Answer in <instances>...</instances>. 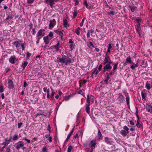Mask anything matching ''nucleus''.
Masks as SVG:
<instances>
[{
    "instance_id": "nucleus-49",
    "label": "nucleus",
    "mask_w": 152,
    "mask_h": 152,
    "mask_svg": "<svg viewBox=\"0 0 152 152\" xmlns=\"http://www.w3.org/2000/svg\"><path fill=\"white\" fill-rule=\"evenodd\" d=\"M108 14L110 15H115V12L113 11H111L110 12H107Z\"/></svg>"
},
{
    "instance_id": "nucleus-14",
    "label": "nucleus",
    "mask_w": 152,
    "mask_h": 152,
    "mask_svg": "<svg viewBox=\"0 0 152 152\" xmlns=\"http://www.w3.org/2000/svg\"><path fill=\"white\" fill-rule=\"evenodd\" d=\"M12 44L15 46L16 48L20 47L21 45L19 42L17 40H16L13 42Z\"/></svg>"
},
{
    "instance_id": "nucleus-35",
    "label": "nucleus",
    "mask_w": 152,
    "mask_h": 152,
    "mask_svg": "<svg viewBox=\"0 0 152 152\" xmlns=\"http://www.w3.org/2000/svg\"><path fill=\"white\" fill-rule=\"evenodd\" d=\"M84 4L86 6V7L87 8L90 9L91 7L89 6L86 1H84Z\"/></svg>"
},
{
    "instance_id": "nucleus-4",
    "label": "nucleus",
    "mask_w": 152,
    "mask_h": 152,
    "mask_svg": "<svg viewBox=\"0 0 152 152\" xmlns=\"http://www.w3.org/2000/svg\"><path fill=\"white\" fill-rule=\"evenodd\" d=\"M104 141L107 144L110 145L113 144L114 143L112 139L110 138L107 137H105Z\"/></svg>"
},
{
    "instance_id": "nucleus-27",
    "label": "nucleus",
    "mask_w": 152,
    "mask_h": 152,
    "mask_svg": "<svg viewBox=\"0 0 152 152\" xmlns=\"http://www.w3.org/2000/svg\"><path fill=\"white\" fill-rule=\"evenodd\" d=\"M121 134L124 137L126 136L127 133L124 130H122L121 132Z\"/></svg>"
},
{
    "instance_id": "nucleus-11",
    "label": "nucleus",
    "mask_w": 152,
    "mask_h": 152,
    "mask_svg": "<svg viewBox=\"0 0 152 152\" xmlns=\"http://www.w3.org/2000/svg\"><path fill=\"white\" fill-rule=\"evenodd\" d=\"M52 38H49V37H48V36L45 37L43 38L44 42L46 44H48L49 43L50 40Z\"/></svg>"
},
{
    "instance_id": "nucleus-28",
    "label": "nucleus",
    "mask_w": 152,
    "mask_h": 152,
    "mask_svg": "<svg viewBox=\"0 0 152 152\" xmlns=\"http://www.w3.org/2000/svg\"><path fill=\"white\" fill-rule=\"evenodd\" d=\"M80 28L79 27H78L75 30V32L77 35H79L80 32Z\"/></svg>"
},
{
    "instance_id": "nucleus-25",
    "label": "nucleus",
    "mask_w": 152,
    "mask_h": 152,
    "mask_svg": "<svg viewBox=\"0 0 152 152\" xmlns=\"http://www.w3.org/2000/svg\"><path fill=\"white\" fill-rule=\"evenodd\" d=\"M141 96L142 99L145 100L146 97V94L145 92H144L143 91L141 92Z\"/></svg>"
},
{
    "instance_id": "nucleus-52",
    "label": "nucleus",
    "mask_w": 152,
    "mask_h": 152,
    "mask_svg": "<svg viewBox=\"0 0 152 152\" xmlns=\"http://www.w3.org/2000/svg\"><path fill=\"white\" fill-rule=\"evenodd\" d=\"M139 119H138L137 120V123L136 124V125L137 126L138 128H140V124H139Z\"/></svg>"
},
{
    "instance_id": "nucleus-6",
    "label": "nucleus",
    "mask_w": 152,
    "mask_h": 152,
    "mask_svg": "<svg viewBox=\"0 0 152 152\" xmlns=\"http://www.w3.org/2000/svg\"><path fill=\"white\" fill-rule=\"evenodd\" d=\"M59 0H45L46 2L48 3L49 2V5L50 6L52 7L54 4H55V2H57Z\"/></svg>"
},
{
    "instance_id": "nucleus-41",
    "label": "nucleus",
    "mask_w": 152,
    "mask_h": 152,
    "mask_svg": "<svg viewBox=\"0 0 152 152\" xmlns=\"http://www.w3.org/2000/svg\"><path fill=\"white\" fill-rule=\"evenodd\" d=\"M48 148L45 147H43L42 150V152H48Z\"/></svg>"
},
{
    "instance_id": "nucleus-44",
    "label": "nucleus",
    "mask_w": 152,
    "mask_h": 152,
    "mask_svg": "<svg viewBox=\"0 0 152 152\" xmlns=\"http://www.w3.org/2000/svg\"><path fill=\"white\" fill-rule=\"evenodd\" d=\"M53 32L50 31V32L48 35H47V36H48V37H52L53 36Z\"/></svg>"
},
{
    "instance_id": "nucleus-38",
    "label": "nucleus",
    "mask_w": 152,
    "mask_h": 152,
    "mask_svg": "<svg viewBox=\"0 0 152 152\" xmlns=\"http://www.w3.org/2000/svg\"><path fill=\"white\" fill-rule=\"evenodd\" d=\"M126 103L127 105H129V102H130V98L128 96H126Z\"/></svg>"
},
{
    "instance_id": "nucleus-59",
    "label": "nucleus",
    "mask_w": 152,
    "mask_h": 152,
    "mask_svg": "<svg viewBox=\"0 0 152 152\" xmlns=\"http://www.w3.org/2000/svg\"><path fill=\"white\" fill-rule=\"evenodd\" d=\"M136 20L138 23H140L141 22V20L138 18H137L136 19Z\"/></svg>"
},
{
    "instance_id": "nucleus-39",
    "label": "nucleus",
    "mask_w": 152,
    "mask_h": 152,
    "mask_svg": "<svg viewBox=\"0 0 152 152\" xmlns=\"http://www.w3.org/2000/svg\"><path fill=\"white\" fill-rule=\"evenodd\" d=\"M26 45V44L25 43H22L20 45L22 50L24 51L25 50V46Z\"/></svg>"
},
{
    "instance_id": "nucleus-46",
    "label": "nucleus",
    "mask_w": 152,
    "mask_h": 152,
    "mask_svg": "<svg viewBox=\"0 0 152 152\" xmlns=\"http://www.w3.org/2000/svg\"><path fill=\"white\" fill-rule=\"evenodd\" d=\"M85 18H83L82 20V22H81V23H80V26H82L83 25V23L84 22V21H85Z\"/></svg>"
},
{
    "instance_id": "nucleus-50",
    "label": "nucleus",
    "mask_w": 152,
    "mask_h": 152,
    "mask_svg": "<svg viewBox=\"0 0 152 152\" xmlns=\"http://www.w3.org/2000/svg\"><path fill=\"white\" fill-rule=\"evenodd\" d=\"M31 53H26V57L27 58H28L31 56Z\"/></svg>"
},
{
    "instance_id": "nucleus-20",
    "label": "nucleus",
    "mask_w": 152,
    "mask_h": 152,
    "mask_svg": "<svg viewBox=\"0 0 152 152\" xmlns=\"http://www.w3.org/2000/svg\"><path fill=\"white\" fill-rule=\"evenodd\" d=\"M74 129V128H73L72 129V130L70 132L69 134H68V135L67 136V137L66 139V140H68L69 139L70 137L72 134L73 132Z\"/></svg>"
},
{
    "instance_id": "nucleus-7",
    "label": "nucleus",
    "mask_w": 152,
    "mask_h": 152,
    "mask_svg": "<svg viewBox=\"0 0 152 152\" xmlns=\"http://www.w3.org/2000/svg\"><path fill=\"white\" fill-rule=\"evenodd\" d=\"M8 88L12 89L14 87V85L13 81L11 79L9 80L8 82Z\"/></svg>"
},
{
    "instance_id": "nucleus-37",
    "label": "nucleus",
    "mask_w": 152,
    "mask_h": 152,
    "mask_svg": "<svg viewBox=\"0 0 152 152\" xmlns=\"http://www.w3.org/2000/svg\"><path fill=\"white\" fill-rule=\"evenodd\" d=\"M99 71L97 70H95L94 71L92 72V75H95V76H96L99 73Z\"/></svg>"
},
{
    "instance_id": "nucleus-64",
    "label": "nucleus",
    "mask_w": 152,
    "mask_h": 152,
    "mask_svg": "<svg viewBox=\"0 0 152 152\" xmlns=\"http://www.w3.org/2000/svg\"><path fill=\"white\" fill-rule=\"evenodd\" d=\"M50 125H48L47 127V130L50 132Z\"/></svg>"
},
{
    "instance_id": "nucleus-21",
    "label": "nucleus",
    "mask_w": 152,
    "mask_h": 152,
    "mask_svg": "<svg viewBox=\"0 0 152 152\" xmlns=\"http://www.w3.org/2000/svg\"><path fill=\"white\" fill-rule=\"evenodd\" d=\"M112 46L111 43L109 44L108 46V48L107 50L106 55L107 54V53H109L110 52L111 50L112 49Z\"/></svg>"
},
{
    "instance_id": "nucleus-55",
    "label": "nucleus",
    "mask_w": 152,
    "mask_h": 152,
    "mask_svg": "<svg viewBox=\"0 0 152 152\" xmlns=\"http://www.w3.org/2000/svg\"><path fill=\"white\" fill-rule=\"evenodd\" d=\"M11 140V138L10 137L9 138L7 137L6 139H5V140L6 142H9Z\"/></svg>"
},
{
    "instance_id": "nucleus-23",
    "label": "nucleus",
    "mask_w": 152,
    "mask_h": 152,
    "mask_svg": "<svg viewBox=\"0 0 152 152\" xmlns=\"http://www.w3.org/2000/svg\"><path fill=\"white\" fill-rule=\"evenodd\" d=\"M104 68L108 70L111 69L112 67L109 64H106L104 66Z\"/></svg>"
},
{
    "instance_id": "nucleus-22",
    "label": "nucleus",
    "mask_w": 152,
    "mask_h": 152,
    "mask_svg": "<svg viewBox=\"0 0 152 152\" xmlns=\"http://www.w3.org/2000/svg\"><path fill=\"white\" fill-rule=\"evenodd\" d=\"M51 89L52 91V93L50 95V98H51V99H52L54 98L53 96L55 94V91L51 87Z\"/></svg>"
},
{
    "instance_id": "nucleus-34",
    "label": "nucleus",
    "mask_w": 152,
    "mask_h": 152,
    "mask_svg": "<svg viewBox=\"0 0 152 152\" xmlns=\"http://www.w3.org/2000/svg\"><path fill=\"white\" fill-rule=\"evenodd\" d=\"M127 62L129 63H132L131 58L127 57L126 59V63Z\"/></svg>"
},
{
    "instance_id": "nucleus-62",
    "label": "nucleus",
    "mask_w": 152,
    "mask_h": 152,
    "mask_svg": "<svg viewBox=\"0 0 152 152\" xmlns=\"http://www.w3.org/2000/svg\"><path fill=\"white\" fill-rule=\"evenodd\" d=\"M23 124L22 123H18V127L19 128H20V127H21V126Z\"/></svg>"
},
{
    "instance_id": "nucleus-31",
    "label": "nucleus",
    "mask_w": 152,
    "mask_h": 152,
    "mask_svg": "<svg viewBox=\"0 0 152 152\" xmlns=\"http://www.w3.org/2000/svg\"><path fill=\"white\" fill-rule=\"evenodd\" d=\"M27 62L24 61L22 65L21 66V67L23 68V69H24L27 66Z\"/></svg>"
},
{
    "instance_id": "nucleus-26",
    "label": "nucleus",
    "mask_w": 152,
    "mask_h": 152,
    "mask_svg": "<svg viewBox=\"0 0 152 152\" xmlns=\"http://www.w3.org/2000/svg\"><path fill=\"white\" fill-rule=\"evenodd\" d=\"M63 24L64 26L65 27H67L68 26L67 24V20L66 19H64L63 20Z\"/></svg>"
},
{
    "instance_id": "nucleus-15",
    "label": "nucleus",
    "mask_w": 152,
    "mask_h": 152,
    "mask_svg": "<svg viewBox=\"0 0 152 152\" xmlns=\"http://www.w3.org/2000/svg\"><path fill=\"white\" fill-rule=\"evenodd\" d=\"M96 137L98 139L102 140V135L101 134V132L99 130L98 131V134Z\"/></svg>"
},
{
    "instance_id": "nucleus-40",
    "label": "nucleus",
    "mask_w": 152,
    "mask_h": 152,
    "mask_svg": "<svg viewBox=\"0 0 152 152\" xmlns=\"http://www.w3.org/2000/svg\"><path fill=\"white\" fill-rule=\"evenodd\" d=\"M73 147L71 145H69L67 149V152H71Z\"/></svg>"
},
{
    "instance_id": "nucleus-54",
    "label": "nucleus",
    "mask_w": 152,
    "mask_h": 152,
    "mask_svg": "<svg viewBox=\"0 0 152 152\" xmlns=\"http://www.w3.org/2000/svg\"><path fill=\"white\" fill-rule=\"evenodd\" d=\"M86 149L87 150V152H93V149H92L91 148V149H90L87 148H86Z\"/></svg>"
},
{
    "instance_id": "nucleus-42",
    "label": "nucleus",
    "mask_w": 152,
    "mask_h": 152,
    "mask_svg": "<svg viewBox=\"0 0 152 152\" xmlns=\"http://www.w3.org/2000/svg\"><path fill=\"white\" fill-rule=\"evenodd\" d=\"M118 64V62L114 64L113 67V69L114 70H115L117 69Z\"/></svg>"
},
{
    "instance_id": "nucleus-10",
    "label": "nucleus",
    "mask_w": 152,
    "mask_h": 152,
    "mask_svg": "<svg viewBox=\"0 0 152 152\" xmlns=\"http://www.w3.org/2000/svg\"><path fill=\"white\" fill-rule=\"evenodd\" d=\"M45 31V30L42 29H40L37 34V36L38 37L40 36H43L45 35V33H43V32Z\"/></svg>"
},
{
    "instance_id": "nucleus-33",
    "label": "nucleus",
    "mask_w": 152,
    "mask_h": 152,
    "mask_svg": "<svg viewBox=\"0 0 152 152\" xmlns=\"http://www.w3.org/2000/svg\"><path fill=\"white\" fill-rule=\"evenodd\" d=\"M55 32L57 34H59L60 36L62 35L63 34V33L62 32L58 29L56 30Z\"/></svg>"
},
{
    "instance_id": "nucleus-58",
    "label": "nucleus",
    "mask_w": 152,
    "mask_h": 152,
    "mask_svg": "<svg viewBox=\"0 0 152 152\" xmlns=\"http://www.w3.org/2000/svg\"><path fill=\"white\" fill-rule=\"evenodd\" d=\"M77 15V13L76 11H74L73 12V17L75 18Z\"/></svg>"
},
{
    "instance_id": "nucleus-48",
    "label": "nucleus",
    "mask_w": 152,
    "mask_h": 152,
    "mask_svg": "<svg viewBox=\"0 0 152 152\" xmlns=\"http://www.w3.org/2000/svg\"><path fill=\"white\" fill-rule=\"evenodd\" d=\"M9 143V142H5L3 143V145H4V147L8 145Z\"/></svg>"
},
{
    "instance_id": "nucleus-19",
    "label": "nucleus",
    "mask_w": 152,
    "mask_h": 152,
    "mask_svg": "<svg viewBox=\"0 0 152 152\" xmlns=\"http://www.w3.org/2000/svg\"><path fill=\"white\" fill-rule=\"evenodd\" d=\"M54 47L56 51H58L60 48V43L59 42H58L57 44L54 46Z\"/></svg>"
},
{
    "instance_id": "nucleus-53",
    "label": "nucleus",
    "mask_w": 152,
    "mask_h": 152,
    "mask_svg": "<svg viewBox=\"0 0 152 152\" xmlns=\"http://www.w3.org/2000/svg\"><path fill=\"white\" fill-rule=\"evenodd\" d=\"M136 8V7H132L131 8V11L132 12H133L135 11V10Z\"/></svg>"
},
{
    "instance_id": "nucleus-9",
    "label": "nucleus",
    "mask_w": 152,
    "mask_h": 152,
    "mask_svg": "<svg viewBox=\"0 0 152 152\" xmlns=\"http://www.w3.org/2000/svg\"><path fill=\"white\" fill-rule=\"evenodd\" d=\"M17 59L16 58L15 56H11L9 59L10 62L12 64H14L15 63V61H16Z\"/></svg>"
},
{
    "instance_id": "nucleus-8",
    "label": "nucleus",
    "mask_w": 152,
    "mask_h": 152,
    "mask_svg": "<svg viewBox=\"0 0 152 152\" xmlns=\"http://www.w3.org/2000/svg\"><path fill=\"white\" fill-rule=\"evenodd\" d=\"M56 24V22L55 20L53 19L50 21L49 24V27L50 29L52 28Z\"/></svg>"
},
{
    "instance_id": "nucleus-17",
    "label": "nucleus",
    "mask_w": 152,
    "mask_h": 152,
    "mask_svg": "<svg viewBox=\"0 0 152 152\" xmlns=\"http://www.w3.org/2000/svg\"><path fill=\"white\" fill-rule=\"evenodd\" d=\"M118 96H119L118 99L120 101V103H121L124 99V96L121 93L119 94Z\"/></svg>"
},
{
    "instance_id": "nucleus-16",
    "label": "nucleus",
    "mask_w": 152,
    "mask_h": 152,
    "mask_svg": "<svg viewBox=\"0 0 152 152\" xmlns=\"http://www.w3.org/2000/svg\"><path fill=\"white\" fill-rule=\"evenodd\" d=\"M136 30L138 34L140 35L141 32V28L140 26V23H138L136 28Z\"/></svg>"
},
{
    "instance_id": "nucleus-12",
    "label": "nucleus",
    "mask_w": 152,
    "mask_h": 152,
    "mask_svg": "<svg viewBox=\"0 0 152 152\" xmlns=\"http://www.w3.org/2000/svg\"><path fill=\"white\" fill-rule=\"evenodd\" d=\"M146 111L152 114V106L150 105L147 104L146 107Z\"/></svg>"
},
{
    "instance_id": "nucleus-43",
    "label": "nucleus",
    "mask_w": 152,
    "mask_h": 152,
    "mask_svg": "<svg viewBox=\"0 0 152 152\" xmlns=\"http://www.w3.org/2000/svg\"><path fill=\"white\" fill-rule=\"evenodd\" d=\"M110 79V77L109 76V75H108L107 76L106 79L104 80L105 82L107 84L108 82V81Z\"/></svg>"
},
{
    "instance_id": "nucleus-51",
    "label": "nucleus",
    "mask_w": 152,
    "mask_h": 152,
    "mask_svg": "<svg viewBox=\"0 0 152 152\" xmlns=\"http://www.w3.org/2000/svg\"><path fill=\"white\" fill-rule=\"evenodd\" d=\"M50 134H49V137H48V140L49 142H51L52 141V138L51 136H50Z\"/></svg>"
},
{
    "instance_id": "nucleus-1",
    "label": "nucleus",
    "mask_w": 152,
    "mask_h": 152,
    "mask_svg": "<svg viewBox=\"0 0 152 152\" xmlns=\"http://www.w3.org/2000/svg\"><path fill=\"white\" fill-rule=\"evenodd\" d=\"M59 61L61 63L64 64L66 65H68L72 63V59L68 56H64L61 58H59Z\"/></svg>"
},
{
    "instance_id": "nucleus-2",
    "label": "nucleus",
    "mask_w": 152,
    "mask_h": 152,
    "mask_svg": "<svg viewBox=\"0 0 152 152\" xmlns=\"http://www.w3.org/2000/svg\"><path fill=\"white\" fill-rule=\"evenodd\" d=\"M24 145V143L22 141H20L18 142L16 148L17 150H19L20 148L23 147V149L26 148L23 147Z\"/></svg>"
},
{
    "instance_id": "nucleus-5",
    "label": "nucleus",
    "mask_w": 152,
    "mask_h": 152,
    "mask_svg": "<svg viewBox=\"0 0 152 152\" xmlns=\"http://www.w3.org/2000/svg\"><path fill=\"white\" fill-rule=\"evenodd\" d=\"M87 100L88 103H90L91 102H93L94 101V97L92 95H87Z\"/></svg>"
},
{
    "instance_id": "nucleus-47",
    "label": "nucleus",
    "mask_w": 152,
    "mask_h": 152,
    "mask_svg": "<svg viewBox=\"0 0 152 152\" xmlns=\"http://www.w3.org/2000/svg\"><path fill=\"white\" fill-rule=\"evenodd\" d=\"M14 16V15H12V16L9 15L7 18H6V20H11L12 18V17Z\"/></svg>"
},
{
    "instance_id": "nucleus-36",
    "label": "nucleus",
    "mask_w": 152,
    "mask_h": 152,
    "mask_svg": "<svg viewBox=\"0 0 152 152\" xmlns=\"http://www.w3.org/2000/svg\"><path fill=\"white\" fill-rule=\"evenodd\" d=\"M145 87L148 90H149L150 89V84L148 82L146 83Z\"/></svg>"
},
{
    "instance_id": "nucleus-56",
    "label": "nucleus",
    "mask_w": 152,
    "mask_h": 152,
    "mask_svg": "<svg viewBox=\"0 0 152 152\" xmlns=\"http://www.w3.org/2000/svg\"><path fill=\"white\" fill-rule=\"evenodd\" d=\"M123 128L124 130H126V131H128L129 130V128L126 126H124Z\"/></svg>"
},
{
    "instance_id": "nucleus-32",
    "label": "nucleus",
    "mask_w": 152,
    "mask_h": 152,
    "mask_svg": "<svg viewBox=\"0 0 152 152\" xmlns=\"http://www.w3.org/2000/svg\"><path fill=\"white\" fill-rule=\"evenodd\" d=\"M93 43L91 41L89 42H87V46L89 48H91L92 45Z\"/></svg>"
},
{
    "instance_id": "nucleus-30",
    "label": "nucleus",
    "mask_w": 152,
    "mask_h": 152,
    "mask_svg": "<svg viewBox=\"0 0 152 152\" xmlns=\"http://www.w3.org/2000/svg\"><path fill=\"white\" fill-rule=\"evenodd\" d=\"M19 138V137L18 135V134H15L13 136L12 140H17Z\"/></svg>"
},
{
    "instance_id": "nucleus-63",
    "label": "nucleus",
    "mask_w": 152,
    "mask_h": 152,
    "mask_svg": "<svg viewBox=\"0 0 152 152\" xmlns=\"http://www.w3.org/2000/svg\"><path fill=\"white\" fill-rule=\"evenodd\" d=\"M28 85L26 81H24V82L23 86L24 87H26Z\"/></svg>"
},
{
    "instance_id": "nucleus-57",
    "label": "nucleus",
    "mask_w": 152,
    "mask_h": 152,
    "mask_svg": "<svg viewBox=\"0 0 152 152\" xmlns=\"http://www.w3.org/2000/svg\"><path fill=\"white\" fill-rule=\"evenodd\" d=\"M102 64H100L99 66L98 70L99 71H100L101 70V69H102Z\"/></svg>"
},
{
    "instance_id": "nucleus-60",
    "label": "nucleus",
    "mask_w": 152,
    "mask_h": 152,
    "mask_svg": "<svg viewBox=\"0 0 152 152\" xmlns=\"http://www.w3.org/2000/svg\"><path fill=\"white\" fill-rule=\"evenodd\" d=\"M34 0H28V3L29 4H31L33 3Z\"/></svg>"
},
{
    "instance_id": "nucleus-61",
    "label": "nucleus",
    "mask_w": 152,
    "mask_h": 152,
    "mask_svg": "<svg viewBox=\"0 0 152 152\" xmlns=\"http://www.w3.org/2000/svg\"><path fill=\"white\" fill-rule=\"evenodd\" d=\"M6 152H10L11 150H10V148H8V147H7L6 148Z\"/></svg>"
},
{
    "instance_id": "nucleus-3",
    "label": "nucleus",
    "mask_w": 152,
    "mask_h": 152,
    "mask_svg": "<svg viewBox=\"0 0 152 152\" xmlns=\"http://www.w3.org/2000/svg\"><path fill=\"white\" fill-rule=\"evenodd\" d=\"M96 140H91L89 143V145L91 148L94 149L95 147L96 143Z\"/></svg>"
},
{
    "instance_id": "nucleus-13",
    "label": "nucleus",
    "mask_w": 152,
    "mask_h": 152,
    "mask_svg": "<svg viewBox=\"0 0 152 152\" xmlns=\"http://www.w3.org/2000/svg\"><path fill=\"white\" fill-rule=\"evenodd\" d=\"M110 58L109 56H105L104 60L103 62V64L104 65L106 64L107 63H108V62H109V60Z\"/></svg>"
},
{
    "instance_id": "nucleus-24",
    "label": "nucleus",
    "mask_w": 152,
    "mask_h": 152,
    "mask_svg": "<svg viewBox=\"0 0 152 152\" xmlns=\"http://www.w3.org/2000/svg\"><path fill=\"white\" fill-rule=\"evenodd\" d=\"M138 63H136L135 64H133L130 66V68L132 69H134L135 68H137L138 66Z\"/></svg>"
},
{
    "instance_id": "nucleus-45",
    "label": "nucleus",
    "mask_w": 152,
    "mask_h": 152,
    "mask_svg": "<svg viewBox=\"0 0 152 152\" xmlns=\"http://www.w3.org/2000/svg\"><path fill=\"white\" fill-rule=\"evenodd\" d=\"M4 91V87L2 85L0 87V92L1 93L3 92Z\"/></svg>"
},
{
    "instance_id": "nucleus-18",
    "label": "nucleus",
    "mask_w": 152,
    "mask_h": 152,
    "mask_svg": "<svg viewBox=\"0 0 152 152\" xmlns=\"http://www.w3.org/2000/svg\"><path fill=\"white\" fill-rule=\"evenodd\" d=\"M90 103H87L86 105V111L87 113L89 114L90 112V107L89 106L90 105Z\"/></svg>"
},
{
    "instance_id": "nucleus-29",
    "label": "nucleus",
    "mask_w": 152,
    "mask_h": 152,
    "mask_svg": "<svg viewBox=\"0 0 152 152\" xmlns=\"http://www.w3.org/2000/svg\"><path fill=\"white\" fill-rule=\"evenodd\" d=\"M94 31L92 29H90L89 30H88V32L87 34V36L88 37H90V34H92Z\"/></svg>"
}]
</instances>
